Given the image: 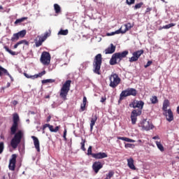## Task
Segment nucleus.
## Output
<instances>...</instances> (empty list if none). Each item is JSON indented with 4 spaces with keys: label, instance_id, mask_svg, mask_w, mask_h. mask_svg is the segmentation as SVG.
I'll return each mask as SVG.
<instances>
[{
    "label": "nucleus",
    "instance_id": "nucleus-1",
    "mask_svg": "<svg viewBox=\"0 0 179 179\" xmlns=\"http://www.w3.org/2000/svg\"><path fill=\"white\" fill-rule=\"evenodd\" d=\"M19 122H20V117H19V114H13V124L10 127V135H14L10 141V146L13 149L17 148V146L22 142V139L24 138V132L23 130L19 129Z\"/></svg>",
    "mask_w": 179,
    "mask_h": 179
},
{
    "label": "nucleus",
    "instance_id": "nucleus-2",
    "mask_svg": "<svg viewBox=\"0 0 179 179\" xmlns=\"http://www.w3.org/2000/svg\"><path fill=\"white\" fill-rule=\"evenodd\" d=\"M143 106H145V103L143 101H134L129 104V106L133 107V108H140L134 109L131 112L130 118L133 125L136 124L138 117L142 114V108H143Z\"/></svg>",
    "mask_w": 179,
    "mask_h": 179
},
{
    "label": "nucleus",
    "instance_id": "nucleus-3",
    "mask_svg": "<svg viewBox=\"0 0 179 179\" xmlns=\"http://www.w3.org/2000/svg\"><path fill=\"white\" fill-rule=\"evenodd\" d=\"M128 54H129L128 50L114 53L109 61L110 65H117L120 64L122 59L127 58Z\"/></svg>",
    "mask_w": 179,
    "mask_h": 179
},
{
    "label": "nucleus",
    "instance_id": "nucleus-4",
    "mask_svg": "<svg viewBox=\"0 0 179 179\" xmlns=\"http://www.w3.org/2000/svg\"><path fill=\"white\" fill-rule=\"evenodd\" d=\"M71 83H72V80H67L62 85L59 92V97L63 100V101H66L68 100V93H69V90H71Z\"/></svg>",
    "mask_w": 179,
    "mask_h": 179
},
{
    "label": "nucleus",
    "instance_id": "nucleus-5",
    "mask_svg": "<svg viewBox=\"0 0 179 179\" xmlns=\"http://www.w3.org/2000/svg\"><path fill=\"white\" fill-rule=\"evenodd\" d=\"M101 64H103V57L101 54H98L95 56L93 62V72L96 75H101L100 69H101Z\"/></svg>",
    "mask_w": 179,
    "mask_h": 179
},
{
    "label": "nucleus",
    "instance_id": "nucleus-6",
    "mask_svg": "<svg viewBox=\"0 0 179 179\" xmlns=\"http://www.w3.org/2000/svg\"><path fill=\"white\" fill-rule=\"evenodd\" d=\"M109 86L110 87H112L113 89H115L120 83H121V78L120 76H118V74L115 73H113L109 77Z\"/></svg>",
    "mask_w": 179,
    "mask_h": 179
},
{
    "label": "nucleus",
    "instance_id": "nucleus-7",
    "mask_svg": "<svg viewBox=\"0 0 179 179\" xmlns=\"http://www.w3.org/2000/svg\"><path fill=\"white\" fill-rule=\"evenodd\" d=\"M50 36H51L50 29L45 32L43 36H38L34 40L36 47H41V45H43V43H44Z\"/></svg>",
    "mask_w": 179,
    "mask_h": 179
},
{
    "label": "nucleus",
    "instance_id": "nucleus-8",
    "mask_svg": "<svg viewBox=\"0 0 179 179\" xmlns=\"http://www.w3.org/2000/svg\"><path fill=\"white\" fill-rule=\"evenodd\" d=\"M136 94H138L136 90L134 88H127V90H123L120 94V100H124V97H128L129 96H135Z\"/></svg>",
    "mask_w": 179,
    "mask_h": 179
},
{
    "label": "nucleus",
    "instance_id": "nucleus-9",
    "mask_svg": "<svg viewBox=\"0 0 179 179\" xmlns=\"http://www.w3.org/2000/svg\"><path fill=\"white\" fill-rule=\"evenodd\" d=\"M92 147L90 145L87 149L88 156H92V157H94V159H106V157H108V155L106 152L92 153Z\"/></svg>",
    "mask_w": 179,
    "mask_h": 179
},
{
    "label": "nucleus",
    "instance_id": "nucleus-10",
    "mask_svg": "<svg viewBox=\"0 0 179 179\" xmlns=\"http://www.w3.org/2000/svg\"><path fill=\"white\" fill-rule=\"evenodd\" d=\"M40 61L43 65H50L51 62V55L48 52H43L41 56Z\"/></svg>",
    "mask_w": 179,
    "mask_h": 179
},
{
    "label": "nucleus",
    "instance_id": "nucleus-11",
    "mask_svg": "<svg viewBox=\"0 0 179 179\" xmlns=\"http://www.w3.org/2000/svg\"><path fill=\"white\" fill-rule=\"evenodd\" d=\"M138 127H141L144 131H150V129H153L155 126L152 122L148 121V120H143L140 124Z\"/></svg>",
    "mask_w": 179,
    "mask_h": 179
},
{
    "label": "nucleus",
    "instance_id": "nucleus-12",
    "mask_svg": "<svg viewBox=\"0 0 179 179\" xmlns=\"http://www.w3.org/2000/svg\"><path fill=\"white\" fill-rule=\"evenodd\" d=\"M145 52L143 50H137L134 52L132 54V57L129 58V62H136L139 58H141V55H142Z\"/></svg>",
    "mask_w": 179,
    "mask_h": 179
},
{
    "label": "nucleus",
    "instance_id": "nucleus-13",
    "mask_svg": "<svg viewBox=\"0 0 179 179\" xmlns=\"http://www.w3.org/2000/svg\"><path fill=\"white\" fill-rule=\"evenodd\" d=\"M17 155L16 154H13L11 156V159L9 162L8 169L11 170V171H15V169H16V159Z\"/></svg>",
    "mask_w": 179,
    "mask_h": 179
},
{
    "label": "nucleus",
    "instance_id": "nucleus-14",
    "mask_svg": "<svg viewBox=\"0 0 179 179\" xmlns=\"http://www.w3.org/2000/svg\"><path fill=\"white\" fill-rule=\"evenodd\" d=\"M103 169V164L100 162H95L92 164V170L94 171L96 174L100 171Z\"/></svg>",
    "mask_w": 179,
    "mask_h": 179
},
{
    "label": "nucleus",
    "instance_id": "nucleus-15",
    "mask_svg": "<svg viewBox=\"0 0 179 179\" xmlns=\"http://www.w3.org/2000/svg\"><path fill=\"white\" fill-rule=\"evenodd\" d=\"M45 128H49L50 132H58V131H59V129H61V126H57L54 129V126L50 124H45L43 126V131H45Z\"/></svg>",
    "mask_w": 179,
    "mask_h": 179
},
{
    "label": "nucleus",
    "instance_id": "nucleus-16",
    "mask_svg": "<svg viewBox=\"0 0 179 179\" xmlns=\"http://www.w3.org/2000/svg\"><path fill=\"white\" fill-rule=\"evenodd\" d=\"M43 75H45V71H43L38 74H35L34 76H29L27 73H24V76L27 78V79H37V78H41Z\"/></svg>",
    "mask_w": 179,
    "mask_h": 179
},
{
    "label": "nucleus",
    "instance_id": "nucleus-17",
    "mask_svg": "<svg viewBox=\"0 0 179 179\" xmlns=\"http://www.w3.org/2000/svg\"><path fill=\"white\" fill-rule=\"evenodd\" d=\"M164 115H165L169 122H171V121L174 120V115H173V111H171V109H168V110L164 112Z\"/></svg>",
    "mask_w": 179,
    "mask_h": 179
},
{
    "label": "nucleus",
    "instance_id": "nucleus-18",
    "mask_svg": "<svg viewBox=\"0 0 179 179\" xmlns=\"http://www.w3.org/2000/svg\"><path fill=\"white\" fill-rule=\"evenodd\" d=\"M4 75H6L8 77H9L11 82H13V77H12L9 72H8V70L2 67V66H0V76H3Z\"/></svg>",
    "mask_w": 179,
    "mask_h": 179
},
{
    "label": "nucleus",
    "instance_id": "nucleus-19",
    "mask_svg": "<svg viewBox=\"0 0 179 179\" xmlns=\"http://www.w3.org/2000/svg\"><path fill=\"white\" fill-rule=\"evenodd\" d=\"M31 139L34 141V145L37 152H40V141H38V138L34 136H32Z\"/></svg>",
    "mask_w": 179,
    "mask_h": 179
},
{
    "label": "nucleus",
    "instance_id": "nucleus-20",
    "mask_svg": "<svg viewBox=\"0 0 179 179\" xmlns=\"http://www.w3.org/2000/svg\"><path fill=\"white\" fill-rule=\"evenodd\" d=\"M114 52H115V45L111 43L110 47H108L105 50V54H114Z\"/></svg>",
    "mask_w": 179,
    "mask_h": 179
},
{
    "label": "nucleus",
    "instance_id": "nucleus-21",
    "mask_svg": "<svg viewBox=\"0 0 179 179\" xmlns=\"http://www.w3.org/2000/svg\"><path fill=\"white\" fill-rule=\"evenodd\" d=\"M127 166L131 169V170H136V167L134 164V158L132 157L127 159Z\"/></svg>",
    "mask_w": 179,
    "mask_h": 179
},
{
    "label": "nucleus",
    "instance_id": "nucleus-22",
    "mask_svg": "<svg viewBox=\"0 0 179 179\" xmlns=\"http://www.w3.org/2000/svg\"><path fill=\"white\" fill-rule=\"evenodd\" d=\"M97 115H92V117L91 119V122H90V131L92 132V131H93V127H94V125H96V121H97Z\"/></svg>",
    "mask_w": 179,
    "mask_h": 179
},
{
    "label": "nucleus",
    "instance_id": "nucleus-23",
    "mask_svg": "<svg viewBox=\"0 0 179 179\" xmlns=\"http://www.w3.org/2000/svg\"><path fill=\"white\" fill-rule=\"evenodd\" d=\"M170 106V101L169 99H165L163 103L162 110L164 112H166L169 110H167V107Z\"/></svg>",
    "mask_w": 179,
    "mask_h": 179
},
{
    "label": "nucleus",
    "instance_id": "nucleus-24",
    "mask_svg": "<svg viewBox=\"0 0 179 179\" xmlns=\"http://www.w3.org/2000/svg\"><path fill=\"white\" fill-rule=\"evenodd\" d=\"M24 44V45H29V41H26V40H22L18 41L15 45H14L13 48L15 50L16 48H17V46Z\"/></svg>",
    "mask_w": 179,
    "mask_h": 179
},
{
    "label": "nucleus",
    "instance_id": "nucleus-25",
    "mask_svg": "<svg viewBox=\"0 0 179 179\" xmlns=\"http://www.w3.org/2000/svg\"><path fill=\"white\" fill-rule=\"evenodd\" d=\"M117 139H119L120 141H124L125 142H130V143H134V142H136L135 140L131 139L128 137L119 136V137H117Z\"/></svg>",
    "mask_w": 179,
    "mask_h": 179
},
{
    "label": "nucleus",
    "instance_id": "nucleus-26",
    "mask_svg": "<svg viewBox=\"0 0 179 179\" xmlns=\"http://www.w3.org/2000/svg\"><path fill=\"white\" fill-rule=\"evenodd\" d=\"M125 29H124L123 33H127L129 30H131L132 27H134V24H131V22H129L126 24H124Z\"/></svg>",
    "mask_w": 179,
    "mask_h": 179
},
{
    "label": "nucleus",
    "instance_id": "nucleus-27",
    "mask_svg": "<svg viewBox=\"0 0 179 179\" xmlns=\"http://www.w3.org/2000/svg\"><path fill=\"white\" fill-rule=\"evenodd\" d=\"M3 48H4V50H6V51L7 52H9L10 54V55H17L19 54V52H14L12 50L9 49V48L8 46H4Z\"/></svg>",
    "mask_w": 179,
    "mask_h": 179
},
{
    "label": "nucleus",
    "instance_id": "nucleus-28",
    "mask_svg": "<svg viewBox=\"0 0 179 179\" xmlns=\"http://www.w3.org/2000/svg\"><path fill=\"white\" fill-rule=\"evenodd\" d=\"M26 33H27V31L25 29H23L17 34L20 38H23V37H24V36H26Z\"/></svg>",
    "mask_w": 179,
    "mask_h": 179
},
{
    "label": "nucleus",
    "instance_id": "nucleus-29",
    "mask_svg": "<svg viewBox=\"0 0 179 179\" xmlns=\"http://www.w3.org/2000/svg\"><path fill=\"white\" fill-rule=\"evenodd\" d=\"M24 20H27V17H23L20 19H17L15 22V24H19V23H22L24 22Z\"/></svg>",
    "mask_w": 179,
    "mask_h": 179
},
{
    "label": "nucleus",
    "instance_id": "nucleus-30",
    "mask_svg": "<svg viewBox=\"0 0 179 179\" xmlns=\"http://www.w3.org/2000/svg\"><path fill=\"white\" fill-rule=\"evenodd\" d=\"M69 31H68V29H60V31L58 32V35L59 36H67L68 33Z\"/></svg>",
    "mask_w": 179,
    "mask_h": 179
},
{
    "label": "nucleus",
    "instance_id": "nucleus-31",
    "mask_svg": "<svg viewBox=\"0 0 179 179\" xmlns=\"http://www.w3.org/2000/svg\"><path fill=\"white\" fill-rule=\"evenodd\" d=\"M19 35H17V34H13V36L11 37V41L13 43H16V41H17V40H19Z\"/></svg>",
    "mask_w": 179,
    "mask_h": 179
},
{
    "label": "nucleus",
    "instance_id": "nucleus-32",
    "mask_svg": "<svg viewBox=\"0 0 179 179\" xmlns=\"http://www.w3.org/2000/svg\"><path fill=\"white\" fill-rule=\"evenodd\" d=\"M150 101H151L152 104H157V103H159V99H157V96H152L150 98Z\"/></svg>",
    "mask_w": 179,
    "mask_h": 179
},
{
    "label": "nucleus",
    "instance_id": "nucleus-33",
    "mask_svg": "<svg viewBox=\"0 0 179 179\" xmlns=\"http://www.w3.org/2000/svg\"><path fill=\"white\" fill-rule=\"evenodd\" d=\"M158 149H159V150L161 152H164V147H163V145H162V143L159 142V141H156L155 142Z\"/></svg>",
    "mask_w": 179,
    "mask_h": 179
},
{
    "label": "nucleus",
    "instance_id": "nucleus-34",
    "mask_svg": "<svg viewBox=\"0 0 179 179\" xmlns=\"http://www.w3.org/2000/svg\"><path fill=\"white\" fill-rule=\"evenodd\" d=\"M85 143H86V140L82 138V142L80 143V145H81V150H83V152H86V148H85Z\"/></svg>",
    "mask_w": 179,
    "mask_h": 179
},
{
    "label": "nucleus",
    "instance_id": "nucleus-35",
    "mask_svg": "<svg viewBox=\"0 0 179 179\" xmlns=\"http://www.w3.org/2000/svg\"><path fill=\"white\" fill-rule=\"evenodd\" d=\"M142 6H143V2H140L134 6V9L136 10V9H141Z\"/></svg>",
    "mask_w": 179,
    "mask_h": 179
},
{
    "label": "nucleus",
    "instance_id": "nucleus-36",
    "mask_svg": "<svg viewBox=\"0 0 179 179\" xmlns=\"http://www.w3.org/2000/svg\"><path fill=\"white\" fill-rule=\"evenodd\" d=\"M55 10L56 13H59L61 12V7L58 4L54 5Z\"/></svg>",
    "mask_w": 179,
    "mask_h": 179
},
{
    "label": "nucleus",
    "instance_id": "nucleus-37",
    "mask_svg": "<svg viewBox=\"0 0 179 179\" xmlns=\"http://www.w3.org/2000/svg\"><path fill=\"white\" fill-rule=\"evenodd\" d=\"M55 82V80L54 79H46V80H42V83H54Z\"/></svg>",
    "mask_w": 179,
    "mask_h": 179
},
{
    "label": "nucleus",
    "instance_id": "nucleus-38",
    "mask_svg": "<svg viewBox=\"0 0 179 179\" xmlns=\"http://www.w3.org/2000/svg\"><path fill=\"white\" fill-rule=\"evenodd\" d=\"M124 148L126 149H134V148H135V145L134 144H131V143H126L124 145Z\"/></svg>",
    "mask_w": 179,
    "mask_h": 179
},
{
    "label": "nucleus",
    "instance_id": "nucleus-39",
    "mask_svg": "<svg viewBox=\"0 0 179 179\" xmlns=\"http://www.w3.org/2000/svg\"><path fill=\"white\" fill-rule=\"evenodd\" d=\"M3 149H5V143L3 142H0V155L3 152Z\"/></svg>",
    "mask_w": 179,
    "mask_h": 179
},
{
    "label": "nucleus",
    "instance_id": "nucleus-40",
    "mask_svg": "<svg viewBox=\"0 0 179 179\" xmlns=\"http://www.w3.org/2000/svg\"><path fill=\"white\" fill-rule=\"evenodd\" d=\"M174 26H176V24L175 23H171V24H166L165 26H163L162 27V29H170L171 27H174Z\"/></svg>",
    "mask_w": 179,
    "mask_h": 179
},
{
    "label": "nucleus",
    "instance_id": "nucleus-41",
    "mask_svg": "<svg viewBox=\"0 0 179 179\" xmlns=\"http://www.w3.org/2000/svg\"><path fill=\"white\" fill-rule=\"evenodd\" d=\"M114 176V171H110L106 174V178L105 179H111V178Z\"/></svg>",
    "mask_w": 179,
    "mask_h": 179
},
{
    "label": "nucleus",
    "instance_id": "nucleus-42",
    "mask_svg": "<svg viewBox=\"0 0 179 179\" xmlns=\"http://www.w3.org/2000/svg\"><path fill=\"white\" fill-rule=\"evenodd\" d=\"M125 32H124V30H122V27H121L120 29H119L118 30L115 31V34H124Z\"/></svg>",
    "mask_w": 179,
    "mask_h": 179
},
{
    "label": "nucleus",
    "instance_id": "nucleus-43",
    "mask_svg": "<svg viewBox=\"0 0 179 179\" xmlns=\"http://www.w3.org/2000/svg\"><path fill=\"white\" fill-rule=\"evenodd\" d=\"M86 110V103H81L80 111H85Z\"/></svg>",
    "mask_w": 179,
    "mask_h": 179
},
{
    "label": "nucleus",
    "instance_id": "nucleus-44",
    "mask_svg": "<svg viewBox=\"0 0 179 179\" xmlns=\"http://www.w3.org/2000/svg\"><path fill=\"white\" fill-rule=\"evenodd\" d=\"M126 3H127V5H134L135 0H126Z\"/></svg>",
    "mask_w": 179,
    "mask_h": 179
},
{
    "label": "nucleus",
    "instance_id": "nucleus-45",
    "mask_svg": "<svg viewBox=\"0 0 179 179\" xmlns=\"http://www.w3.org/2000/svg\"><path fill=\"white\" fill-rule=\"evenodd\" d=\"M152 65V61H148L147 64L144 66L145 68H148Z\"/></svg>",
    "mask_w": 179,
    "mask_h": 179
},
{
    "label": "nucleus",
    "instance_id": "nucleus-46",
    "mask_svg": "<svg viewBox=\"0 0 179 179\" xmlns=\"http://www.w3.org/2000/svg\"><path fill=\"white\" fill-rule=\"evenodd\" d=\"M66 129H64V134H63V138L64 139V141H66Z\"/></svg>",
    "mask_w": 179,
    "mask_h": 179
},
{
    "label": "nucleus",
    "instance_id": "nucleus-47",
    "mask_svg": "<svg viewBox=\"0 0 179 179\" xmlns=\"http://www.w3.org/2000/svg\"><path fill=\"white\" fill-rule=\"evenodd\" d=\"M152 10V8H146V10H145V15L146 14H149V15H150V11Z\"/></svg>",
    "mask_w": 179,
    "mask_h": 179
},
{
    "label": "nucleus",
    "instance_id": "nucleus-48",
    "mask_svg": "<svg viewBox=\"0 0 179 179\" xmlns=\"http://www.w3.org/2000/svg\"><path fill=\"white\" fill-rule=\"evenodd\" d=\"M87 98H86V96H84L83 99V104H87Z\"/></svg>",
    "mask_w": 179,
    "mask_h": 179
},
{
    "label": "nucleus",
    "instance_id": "nucleus-49",
    "mask_svg": "<svg viewBox=\"0 0 179 179\" xmlns=\"http://www.w3.org/2000/svg\"><path fill=\"white\" fill-rule=\"evenodd\" d=\"M106 100H107V99L106 98V96L105 97H101V103H104V101H106Z\"/></svg>",
    "mask_w": 179,
    "mask_h": 179
},
{
    "label": "nucleus",
    "instance_id": "nucleus-50",
    "mask_svg": "<svg viewBox=\"0 0 179 179\" xmlns=\"http://www.w3.org/2000/svg\"><path fill=\"white\" fill-rule=\"evenodd\" d=\"M17 103H18L17 101H15V100L12 101V104L13 106H17Z\"/></svg>",
    "mask_w": 179,
    "mask_h": 179
},
{
    "label": "nucleus",
    "instance_id": "nucleus-51",
    "mask_svg": "<svg viewBox=\"0 0 179 179\" xmlns=\"http://www.w3.org/2000/svg\"><path fill=\"white\" fill-rule=\"evenodd\" d=\"M114 34H115V31L111 32V33H108L107 36H114Z\"/></svg>",
    "mask_w": 179,
    "mask_h": 179
},
{
    "label": "nucleus",
    "instance_id": "nucleus-52",
    "mask_svg": "<svg viewBox=\"0 0 179 179\" xmlns=\"http://www.w3.org/2000/svg\"><path fill=\"white\" fill-rule=\"evenodd\" d=\"M152 139H154V140L160 139V138H159V136H155L152 137Z\"/></svg>",
    "mask_w": 179,
    "mask_h": 179
},
{
    "label": "nucleus",
    "instance_id": "nucleus-53",
    "mask_svg": "<svg viewBox=\"0 0 179 179\" xmlns=\"http://www.w3.org/2000/svg\"><path fill=\"white\" fill-rule=\"evenodd\" d=\"M50 120H51V117H48L47 118V122H49V121H50Z\"/></svg>",
    "mask_w": 179,
    "mask_h": 179
},
{
    "label": "nucleus",
    "instance_id": "nucleus-54",
    "mask_svg": "<svg viewBox=\"0 0 179 179\" xmlns=\"http://www.w3.org/2000/svg\"><path fill=\"white\" fill-rule=\"evenodd\" d=\"M45 99H50V95L45 96Z\"/></svg>",
    "mask_w": 179,
    "mask_h": 179
},
{
    "label": "nucleus",
    "instance_id": "nucleus-55",
    "mask_svg": "<svg viewBox=\"0 0 179 179\" xmlns=\"http://www.w3.org/2000/svg\"><path fill=\"white\" fill-rule=\"evenodd\" d=\"M3 9V7L2 6H0V10Z\"/></svg>",
    "mask_w": 179,
    "mask_h": 179
},
{
    "label": "nucleus",
    "instance_id": "nucleus-56",
    "mask_svg": "<svg viewBox=\"0 0 179 179\" xmlns=\"http://www.w3.org/2000/svg\"><path fill=\"white\" fill-rule=\"evenodd\" d=\"M1 139H3V136H1Z\"/></svg>",
    "mask_w": 179,
    "mask_h": 179
},
{
    "label": "nucleus",
    "instance_id": "nucleus-57",
    "mask_svg": "<svg viewBox=\"0 0 179 179\" xmlns=\"http://www.w3.org/2000/svg\"><path fill=\"white\" fill-rule=\"evenodd\" d=\"M138 142H140V143H141V142H142V140H138Z\"/></svg>",
    "mask_w": 179,
    "mask_h": 179
},
{
    "label": "nucleus",
    "instance_id": "nucleus-58",
    "mask_svg": "<svg viewBox=\"0 0 179 179\" xmlns=\"http://www.w3.org/2000/svg\"><path fill=\"white\" fill-rule=\"evenodd\" d=\"M162 2H166V1L165 0H161Z\"/></svg>",
    "mask_w": 179,
    "mask_h": 179
},
{
    "label": "nucleus",
    "instance_id": "nucleus-59",
    "mask_svg": "<svg viewBox=\"0 0 179 179\" xmlns=\"http://www.w3.org/2000/svg\"><path fill=\"white\" fill-rule=\"evenodd\" d=\"M176 159H179V157H176Z\"/></svg>",
    "mask_w": 179,
    "mask_h": 179
},
{
    "label": "nucleus",
    "instance_id": "nucleus-60",
    "mask_svg": "<svg viewBox=\"0 0 179 179\" xmlns=\"http://www.w3.org/2000/svg\"><path fill=\"white\" fill-rule=\"evenodd\" d=\"M0 26H1V23H0Z\"/></svg>",
    "mask_w": 179,
    "mask_h": 179
}]
</instances>
